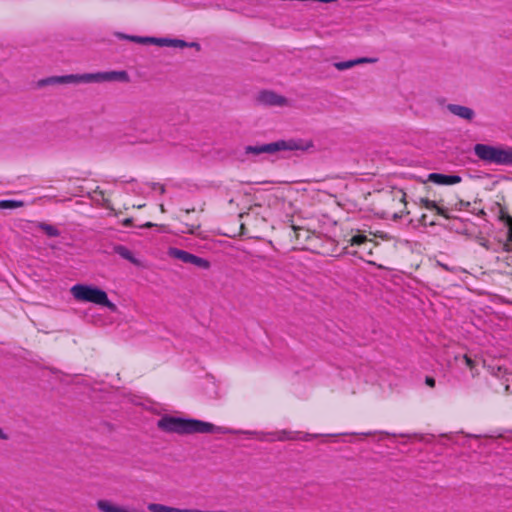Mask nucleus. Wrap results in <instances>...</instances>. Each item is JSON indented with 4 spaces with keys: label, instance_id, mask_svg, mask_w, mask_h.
<instances>
[{
    "label": "nucleus",
    "instance_id": "obj_1",
    "mask_svg": "<svg viewBox=\"0 0 512 512\" xmlns=\"http://www.w3.org/2000/svg\"><path fill=\"white\" fill-rule=\"evenodd\" d=\"M267 226V219L262 213V207L255 205L245 213H240L236 223L224 224L223 234L227 237L247 236L248 238L260 239Z\"/></svg>",
    "mask_w": 512,
    "mask_h": 512
},
{
    "label": "nucleus",
    "instance_id": "obj_2",
    "mask_svg": "<svg viewBox=\"0 0 512 512\" xmlns=\"http://www.w3.org/2000/svg\"><path fill=\"white\" fill-rule=\"evenodd\" d=\"M157 426L163 432L179 435L231 432L230 429L215 426L210 422L198 419H184L169 415L160 418L157 422Z\"/></svg>",
    "mask_w": 512,
    "mask_h": 512
},
{
    "label": "nucleus",
    "instance_id": "obj_3",
    "mask_svg": "<svg viewBox=\"0 0 512 512\" xmlns=\"http://www.w3.org/2000/svg\"><path fill=\"white\" fill-rule=\"evenodd\" d=\"M128 82L129 76L126 71H108L86 74H70L63 76H51L39 81L40 86L56 84H79L92 82Z\"/></svg>",
    "mask_w": 512,
    "mask_h": 512
},
{
    "label": "nucleus",
    "instance_id": "obj_4",
    "mask_svg": "<svg viewBox=\"0 0 512 512\" xmlns=\"http://www.w3.org/2000/svg\"><path fill=\"white\" fill-rule=\"evenodd\" d=\"M314 141L304 138L280 139L275 142L245 147L246 154L259 155L262 153L274 154L279 151L308 152L314 149Z\"/></svg>",
    "mask_w": 512,
    "mask_h": 512
},
{
    "label": "nucleus",
    "instance_id": "obj_5",
    "mask_svg": "<svg viewBox=\"0 0 512 512\" xmlns=\"http://www.w3.org/2000/svg\"><path fill=\"white\" fill-rule=\"evenodd\" d=\"M392 250L393 245L390 241L382 243L376 241L373 238H370L366 241V244H363L358 249L348 251V254L362 259L369 265H374L380 269H383L384 265L378 263V261H384L388 259L392 254Z\"/></svg>",
    "mask_w": 512,
    "mask_h": 512
},
{
    "label": "nucleus",
    "instance_id": "obj_6",
    "mask_svg": "<svg viewBox=\"0 0 512 512\" xmlns=\"http://www.w3.org/2000/svg\"><path fill=\"white\" fill-rule=\"evenodd\" d=\"M473 151L486 164L512 167V146L479 143L474 146Z\"/></svg>",
    "mask_w": 512,
    "mask_h": 512
},
{
    "label": "nucleus",
    "instance_id": "obj_7",
    "mask_svg": "<svg viewBox=\"0 0 512 512\" xmlns=\"http://www.w3.org/2000/svg\"><path fill=\"white\" fill-rule=\"evenodd\" d=\"M70 293L73 298L79 302H89L100 305L108 308L112 312L117 310V306L109 300L107 293L98 287L75 284L70 288Z\"/></svg>",
    "mask_w": 512,
    "mask_h": 512
},
{
    "label": "nucleus",
    "instance_id": "obj_8",
    "mask_svg": "<svg viewBox=\"0 0 512 512\" xmlns=\"http://www.w3.org/2000/svg\"><path fill=\"white\" fill-rule=\"evenodd\" d=\"M421 208L432 213V217H430L426 213H422L418 219V222L422 226H434L436 224V216H442L445 219H449V205H452L450 202L445 201L440 198L438 200H430L428 198H420L419 200Z\"/></svg>",
    "mask_w": 512,
    "mask_h": 512
},
{
    "label": "nucleus",
    "instance_id": "obj_9",
    "mask_svg": "<svg viewBox=\"0 0 512 512\" xmlns=\"http://www.w3.org/2000/svg\"><path fill=\"white\" fill-rule=\"evenodd\" d=\"M408 213L406 193L402 189L391 191L386 198V214L393 218H402Z\"/></svg>",
    "mask_w": 512,
    "mask_h": 512
},
{
    "label": "nucleus",
    "instance_id": "obj_10",
    "mask_svg": "<svg viewBox=\"0 0 512 512\" xmlns=\"http://www.w3.org/2000/svg\"><path fill=\"white\" fill-rule=\"evenodd\" d=\"M371 235L372 232L367 233L365 230L351 228L343 235V249L348 254V251L358 249L363 244H366Z\"/></svg>",
    "mask_w": 512,
    "mask_h": 512
},
{
    "label": "nucleus",
    "instance_id": "obj_11",
    "mask_svg": "<svg viewBox=\"0 0 512 512\" xmlns=\"http://www.w3.org/2000/svg\"><path fill=\"white\" fill-rule=\"evenodd\" d=\"M167 254L171 258L178 259V260L182 261L183 263L192 264L201 269L207 270L211 266L210 262L207 259L199 257L192 253H189L185 250L175 248V247L169 248Z\"/></svg>",
    "mask_w": 512,
    "mask_h": 512
},
{
    "label": "nucleus",
    "instance_id": "obj_12",
    "mask_svg": "<svg viewBox=\"0 0 512 512\" xmlns=\"http://www.w3.org/2000/svg\"><path fill=\"white\" fill-rule=\"evenodd\" d=\"M255 101L258 105L268 107H284L288 105V100L286 97L277 94L272 90H262L258 92L255 97Z\"/></svg>",
    "mask_w": 512,
    "mask_h": 512
},
{
    "label": "nucleus",
    "instance_id": "obj_13",
    "mask_svg": "<svg viewBox=\"0 0 512 512\" xmlns=\"http://www.w3.org/2000/svg\"><path fill=\"white\" fill-rule=\"evenodd\" d=\"M428 180L439 185H454L460 183L462 179L458 175L431 173L428 175Z\"/></svg>",
    "mask_w": 512,
    "mask_h": 512
},
{
    "label": "nucleus",
    "instance_id": "obj_14",
    "mask_svg": "<svg viewBox=\"0 0 512 512\" xmlns=\"http://www.w3.org/2000/svg\"><path fill=\"white\" fill-rule=\"evenodd\" d=\"M447 109L453 115L458 116V117L468 120V121H471L475 116V112L471 108L466 107V106L457 105V104H449L447 106Z\"/></svg>",
    "mask_w": 512,
    "mask_h": 512
},
{
    "label": "nucleus",
    "instance_id": "obj_15",
    "mask_svg": "<svg viewBox=\"0 0 512 512\" xmlns=\"http://www.w3.org/2000/svg\"><path fill=\"white\" fill-rule=\"evenodd\" d=\"M376 61H377V59H375V58L362 57V58H357L354 60L336 62V63H334V67L339 71H343V70L350 69L359 64L375 63Z\"/></svg>",
    "mask_w": 512,
    "mask_h": 512
},
{
    "label": "nucleus",
    "instance_id": "obj_16",
    "mask_svg": "<svg viewBox=\"0 0 512 512\" xmlns=\"http://www.w3.org/2000/svg\"><path fill=\"white\" fill-rule=\"evenodd\" d=\"M114 252L121 256L123 259L130 261L133 264H139L133 253L123 245H117L114 247Z\"/></svg>",
    "mask_w": 512,
    "mask_h": 512
},
{
    "label": "nucleus",
    "instance_id": "obj_17",
    "mask_svg": "<svg viewBox=\"0 0 512 512\" xmlns=\"http://www.w3.org/2000/svg\"><path fill=\"white\" fill-rule=\"evenodd\" d=\"M24 203L18 200H0V210L2 209H16L22 207Z\"/></svg>",
    "mask_w": 512,
    "mask_h": 512
},
{
    "label": "nucleus",
    "instance_id": "obj_18",
    "mask_svg": "<svg viewBox=\"0 0 512 512\" xmlns=\"http://www.w3.org/2000/svg\"><path fill=\"white\" fill-rule=\"evenodd\" d=\"M38 227L45 232L49 237H57L59 236V230L54 227L53 225L46 224V223H39Z\"/></svg>",
    "mask_w": 512,
    "mask_h": 512
},
{
    "label": "nucleus",
    "instance_id": "obj_19",
    "mask_svg": "<svg viewBox=\"0 0 512 512\" xmlns=\"http://www.w3.org/2000/svg\"><path fill=\"white\" fill-rule=\"evenodd\" d=\"M119 37L128 39L130 41L140 43V44H151V37H140V36H128L119 34Z\"/></svg>",
    "mask_w": 512,
    "mask_h": 512
},
{
    "label": "nucleus",
    "instance_id": "obj_20",
    "mask_svg": "<svg viewBox=\"0 0 512 512\" xmlns=\"http://www.w3.org/2000/svg\"><path fill=\"white\" fill-rule=\"evenodd\" d=\"M184 228L181 230L182 233H188V234H196L197 231L200 229V223H183Z\"/></svg>",
    "mask_w": 512,
    "mask_h": 512
},
{
    "label": "nucleus",
    "instance_id": "obj_21",
    "mask_svg": "<svg viewBox=\"0 0 512 512\" xmlns=\"http://www.w3.org/2000/svg\"><path fill=\"white\" fill-rule=\"evenodd\" d=\"M94 193L99 195L102 199V205L106 208V209H113L112 207V204H111V201L109 198L106 197L105 195V192L103 190H101L99 187H97L95 190H94Z\"/></svg>",
    "mask_w": 512,
    "mask_h": 512
},
{
    "label": "nucleus",
    "instance_id": "obj_22",
    "mask_svg": "<svg viewBox=\"0 0 512 512\" xmlns=\"http://www.w3.org/2000/svg\"><path fill=\"white\" fill-rule=\"evenodd\" d=\"M488 371L491 375L498 378H503L506 374V370L501 366H489Z\"/></svg>",
    "mask_w": 512,
    "mask_h": 512
},
{
    "label": "nucleus",
    "instance_id": "obj_23",
    "mask_svg": "<svg viewBox=\"0 0 512 512\" xmlns=\"http://www.w3.org/2000/svg\"><path fill=\"white\" fill-rule=\"evenodd\" d=\"M500 219L508 226V239L512 241V216L502 212Z\"/></svg>",
    "mask_w": 512,
    "mask_h": 512
},
{
    "label": "nucleus",
    "instance_id": "obj_24",
    "mask_svg": "<svg viewBox=\"0 0 512 512\" xmlns=\"http://www.w3.org/2000/svg\"><path fill=\"white\" fill-rule=\"evenodd\" d=\"M196 45L197 44H195V43L188 44L187 42L180 40V39H170V47L184 48V47L196 46Z\"/></svg>",
    "mask_w": 512,
    "mask_h": 512
},
{
    "label": "nucleus",
    "instance_id": "obj_25",
    "mask_svg": "<svg viewBox=\"0 0 512 512\" xmlns=\"http://www.w3.org/2000/svg\"><path fill=\"white\" fill-rule=\"evenodd\" d=\"M151 44H155L160 47H164V46L170 47V39L151 37Z\"/></svg>",
    "mask_w": 512,
    "mask_h": 512
},
{
    "label": "nucleus",
    "instance_id": "obj_26",
    "mask_svg": "<svg viewBox=\"0 0 512 512\" xmlns=\"http://www.w3.org/2000/svg\"><path fill=\"white\" fill-rule=\"evenodd\" d=\"M463 359L465 361V364L468 366V368L471 370V371H474L475 369V361L473 359H471L467 354L463 355Z\"/></svg>",
    "mask_w": 512,
    "mask_h": 512
},
{
    "label": "nucleus",
    "instance_id": "obj_27",
    "mask_svg": "<svg viewBox=\"0 0 512 512\" xmlns=\"http://www.w3.org/2000/svg\"><path fill=\"white\" fill-rule=\"evenodd\" d=\"M276 439L279 441H285L288 439H292V437L290 436V432L283 430V431L277 433Z\"/></svg>",
    "mask_w": 512,
    "mask_h": 512
},
{
    "label": "nucleus",
    "instance_id": "obj_28",
    "mask_svg": "<svg viewBox=\"0 0 512 512\" xmlns=\"http://www.w3.org/2000/svg\"><path fill=\"white\" fill-rule=\"evenodd\" d=\"M425 383H426V385H428L431 388L435 387V384H436L435 379L431 376H427L425 378Z\"/></svg>",
    "mask_w": 512,
    "mask_h": 512
},
{
    "label": "nucleus",
    "instance_id": "obj_29",
    "mask_svg": "<svg viewBox=\"0 0 512 512\" xmlns=\"http://www.w3.org/2000/svg\"><path fill=\"white\" fill-rule=\"evenodd\" d=\"M9 436L6 434L3 429L0 427V440H8Z\"/></svg>",
    "mask_w": 512,
    "mask_h": 512
},
{
    "label": "nucleus",
    "instance_id": "obj_30",
    "mask_svg": "<svg viewBox=\"0 0 512 512\" xmlns=\"http://www.w3.org/2000/svg\"><path fill=\"white\" fill-rule=\"evenodd\" d=\"M122 224L125 227H129V226L132 225V219L131 218H126V219L123 220Z\"/></svg>",
    "mask_w": 512,
    "mask_h": 512
},
{
    "label": "nucleus",
    "instance_id": "obj_31",
    "mask_svg": "<svg viewBox=\"0 0 512 512\" xmlns=\"http://www.w3.org/2000/svg\"><path fill=\"white\" fill-rule=\"evenodd\" d=\"M153 226H155V224H154V223H152V222H146V223H145V224H143L141 227H142V228H151V227H153Z\"/></svg>",
    "mask_w": 512,
    "mask_h": 512
},
{
    "label": "nucleus",
    "instance_id": "obj_32",
    "mask_svg": "<svg viewBox=\"0 0 512 512\" xmlns=\"http://www.w3.org/2000/svg\"><path fill=\"white\" fill-rule=\"evenodd\" d=\"M158 188H159V191L161 194H164L165 193V187L164 185H161V184H157Z\"/></svg>",
    "mask_w": 512,
    "mask_h": 512
},
{
    "label": "nucleus",
    "instance_id": "obj_33",
    "mask_svg": "<svg viewBox=\"0 0 512 512\" xmlns=\"http://www.w3.org/2000/svg\"><path fill=\"white\" fill-rule=\"evenodd\" d=\"M159 209H160L161 213H165L166 212L165 206L163 204L159 205Z\"/></svg>",
    "mask_w": 512,
    "mask_h": 512
},
{
    "label": "nucleus",
    "instance_id": "obj_34",
    "mask_svg": "<svg viewBox=\"0 0 512 512\" xmlns=\"http://www.w3.org/2000/svg\"><path fill=\"white\" fill-rule=\"evenodd\" d=\"M194 211H195V208L193 207V208H191V209H186V210H185V213H186V214H189V213L194 212Z\"/></svg>",
    "mask_w": 512,
    "mask_h": 512
}]
</instances>
